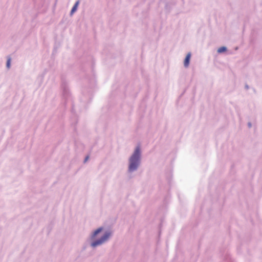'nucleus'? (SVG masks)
Instances as JSON below:
<instances>
[{
    "mask_svg": "<svg viewBox=\"0 0 262 262\" xmlns=\"http://www.w3.org/2000/svg\"><path fill=\"white\" fill-rule=\"evenodd\" d=\"M140 159V147H137L134 153L130 158L129 170L133 171L137 169Z\"/></svg>",
    "mask_w": 262,
    "mask_h": 262,
    "instance_id": "obj_1",
    "label": "nucleus"
},
{
    "mask_svg": "<svg viewBox=\"0 0 262 262\" xmlns=\"http://www.w3.org/2000/svg\"><path fill=\"white\" fill-rule=\"evenodd\" d=\"M111 235V233L109 232L106 233L101 239L97 240L96 241H95L94 242L92 243L91 245L92 247H95L98 245H100L106 241L107 239L109 238V237Z\"/></svg>",
    "mask_w": 262,
    "mask_h": 262,
    "instance_id": "obj_2",
    "label": "nucleus"
},
{
    "mask_svg": "<svg viewBox=\"0 0 262 262\" xmlns=\"http://www.w3.org/2000/svg\"><path fill=\"white\" fill-rule=\"evenodd\" d=\"M191 54L190 53H188L186 55L185 59L184 61V64L185 67H187L189 64V61L190 59Z\"/></svg>",
    "mask_w": 262,
    "mask_h": 262,
    "instance_id": "obj_3",
    "label": "nucleus"
},
{
    "mask_svg": "<svg viewBox=\"0 0 262 262\" xmlns=\"http://www.w3.org/2000/svg\"><path fill=\"white\" fill-rule=\"evenodd\" d=\"M78 5H79V2L77 1L75 4L74 6H73V7L72 8V9L71 10V14H73L76 11Z\"/></svg>",
    "mask_w": 262,
    "mask_h": 262,
    "instance_id": "obj_4",
    "label": "nucleus"
},
{
    "mask_svg": "<svg viewBox=\"0 0 262 262\" xmlns=\"http://www.w3.org/2000/svg\"><path fill=\"white\" fill-rule=\"evenodd\" d=\"M102 230V228H99L97 229L94 233L93 235V237H94L97 234H98L99 232H100Z\"/></svg>",
    "mask_w": 262,
    "mask_h": 262,
    "instance_id": "obj_5",
    "label": "nucleus"
},
{
    "mask_svg": "<svg viewBox=\"0 0 262 262\" xmlns=\"http://www.w3.org/2000/svg\"><path fill=\"white\" fill-rule=\"evenodd\" d=\"M226 50V47H222L218 49L217 52H218L219 53H222V52H223L225 51Z\"/></svg>",
    "mask_w": 262,
    "mask_h": 262,
    "instance_id": "obj_6",
    "label": "nucleus"
},
{
    "mask_svg": "<svg viewBox=\"0 0 262 262\" xmlns=\"http://www.w3.org/2000/svg\"><path fill=\"white\" fill-rule=\"evenodd\" d=\"M10 62H11V58H8V60H7V67L8 68H10Z\"/></svg>",
    "mask_w": 262,
    "mask_h": 262,
    "instance_id": "obj_7",
    "label": "nucleus"
},
{
    "mask_svg": "<svg viewBox=\"0 0 262 262\" xmlns=\"http://www.w3.org/2000/svg\"><path fill=\"white\" fill-rule=\"evenodd\" d=\"M89 156L86 157V158H85V160H84V162L87 161V160L89 159Z\"/></svg>",
    "mask_w": 262,
    "mask_h": 262,
    "instance_id": "obj_8",
    "label": "nucleus"
}]
</instances>
